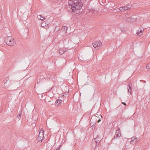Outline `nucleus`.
<instances>
[{"mask_svg": "<svg viewBox=\"0 0 150 150\" xmlns=\"http://www.w3.org/2000/svg\"><path fill=\"white\" fill-rule=\"evenodd\" d=\"M146 68L147 69H150V62L148 63L147 66L146 67Z\"/></svg>", "mask_w": 150, "mask_h": 150, "instance_id": "nucleus-17", "label": "nucleus"}, {"mask_svg": "<svg viewBox=\"0 0 150 150\" xmlns=\"http://www.w3.org/2000/svg\"><path fill=\"white\" fill-rule=\"evenodd\" d=\"M102 43L99 41H96L92 43L93 47L95 48L99 47L101 45Z\"/></svg>", "mask_w": 150, "mask_h": 150, "instance_id": "nucleus-5", "label": "nucleus"}, {"mask_svg": "<svg viewBox=\"0 0 150 150\" xmlns=\"http://www.w3.org/2000/svg\"><path fill=\"white\" fill-rule=\"evenodd\" d=\"M135 137H132L131 138V141H133V140H134V139H135Z\"/></svg>", "mask_w": 150, "mask_h": 150, "instance_id": "nucleus-24", "label": "nucleus"}, {"mask_svg": "<svg viewBox=\"0 0 150 150\" xmlns=\"http://www.w3.org/2000/svg\"><path fill=\"white\" fill-rule=\"evenodd\" d=\"M33 119H34L35 121H36L37 120V117H34V116H33Z\"/></svg>", "mask_w": 150, "mask_h": 150, "instance_id": "nucleus-22", "label": "nucleus"}, {"mask_svg": "<svg viewBox=\"0 0 150 150\" xmlns=\"http://www.w3.org/2000/svg\"><path fill=\"white\" fill-rule=\"evenodd\" d=\"M138 138L137 137H135V139L133 141H131L130 142V143L131 144H134L136 143L137 142Z\"/></svg>", "mask_w": 150, "mask_h": 150, "instance_id": "nucleus-11", "label": "nucleus"}, {"mask_svg": "<svg viewBox=\"0 0 150 150\" xmlns=\"http://www.w3.org/2000/svg\"><path fill=\"white\" fill-rule=\"evenodd\" d=\"M132 84H129L127 86V93L129 95H130L132 93Z\"/></svg>", "mask_w": 150, "mask_h": 150, "instance_id": "nucleus-7", "label": "nucleus"}, {"mask_svg": "<svg viewBox=\"0 0 150 150\" xmlns=\"http://www.w3.org/2000/svg\"><path fill=\"white\" fill-rule=\"evenodd\" d=\"M62 100L60 99H57L55 102V105L57 106H59L60 105V104L62 103Z\"/></svg>", "mask_w": 150, "mask_h": 150, "instance_id": "nucleus-9", "label": "nucleus"}, {"mask_svg": "<svg viewBox=\"0 0 150 150\" xmlns=\"http://www.w3.org/2000/svg\"><path fill=\"white\" fill-rule=\"evenodd\" d=\"M122 104H123V105H126V103H125V102H122Z\"/></svg>", "mask_w": 150, "mask_h": 150, "instance_id": "nucleus-27", "label": "nucleus"}, {"mask_svg": "<svg viewBox=\"0 0 150 150\" xmlns=\"http://www.w3.org/2000/svg\"><path fill=\"white\" fill-rule=\"evenodd\" d=\"M64 51H63L62 50H59V53L60 55L62 54H63L64 52Z\"/></svg>", "mask_w": 150, "mask_h": 150, "instance_id": "nucleus-16", "label": "nucleus"}, {"mask_svg": "<svg viewBox=\"0 0 150 150\" xmlns=\"http://www.w3.org/2000/svg\"><path fill=\"white\" fill-rule=\"evenodd\" d=\"M67 26H64L62 28V30L65 33L67 32Z\"/></svg>", "mask_w": 150, "mask_h": 150, "instance_id": "nucleus-13", "label": "nucleus"}, {"mask_svg": "<svg viewBox=\"0 0 150 150\" xmlns=\"http://www.w3.org/2000/svg\"><path fill=\"white\" fill-rule=\"evenodd\" d=\"M101 138H99V139H98V138H96L93 140V142H96V146H97L100 143V141L101 140Z\"/></svg>", "mask_w": 150, "mask_h": 150, "instance_id": "nucleus-8", "label": "nucleus"}, {"mask_svg": "<svg viewBox=\"0 0 150 150\" xmlns=\"http://www.w3.org/2000/svg\"><path fill=\"white\" fill-rule=\"evenodd\" d=\"M46 23V22L45 21H44L41 24V26L43 27H44L46 25L45 24Z\"/></svg>", "mask_w": 150, "mask_h": 150, "instance_id": "nucleus-15", "label": "nucleus"}, {"mask_svg": "<svg viewBox=\"0 0 150 150\" xmlns=\"http://www.w3.org/2000/svg\"><path fill=\"white\" fill-rule=\"evenodd\" d=\"M105 0H102V2L104 3H105Z\"/></svg>", "mask_w": 150, "mask_h": 150, "instance_id": "nucleus-29", "label": "nucleus"}, {"mask_svg": "<svg viewBox=\"0 0 150 150\" xmlns=\"http://www.w3.org/2000/svg\"><path fill=\"white\" fill-rule=\"evenodd\" d=\"M131 19L130 18H126V21H129Z\"/></svg>", "mask_w": 150, "mask_h": 150, "instance_id": "nucleus-23", "label": "nucleus"}, {"mask_svg": "<svg viewBox=\"0 0 150 150\" xmlns=\"http://www.w3.org/2000/svg\"><path fill=\"white\" fill-rule=\"evenodd\" d=\"M67 10L69 12H74L76 14L80 12L79 10L83 6L80 0H69Z\"/></svg>", "mask_w": 150, "mask_h": 150, "instance_id": "nucleus-1", "label": "nucleus"}, {"mask_svg": "<svg viewBox=\"0 0 150 150\" xmlns=\"http://www.w3.org/2000/svg\"><path fill=\"white\" fill-rule=\"evenodd\" d=\"M21 113L20 114L19 113L18 114V115L17 116V117L18 118H20L21 117Z\"/></svg>", "mask_w": 150, "mask_h": 150, "instance_id": "nucleus-21", "label": "nucleus"}, {"mask_svg": "<svg viewBox=\"0 0 150 150\" xmlns=\"http://www.w3.org/2000/svg\"><path fill=\"white\" fill-rule=\"evenodd\" d=\"M88 10L91 13H95L96 12V10L94 9L93 8H91V9H89Z\"/></svg>", "mask_w": 150, "mask_h": 150, "instance_id": "nucleus-12", "label": "nucleus"}, {"mask_svg": "<svg viewBox=\"0 0 150 150\" xmlns=\"http://www.w3.org/2000/svg\"><path fill=\"white\" fill-rule=\"evenodd\" d=\"M100 121H101L100 119H99L98 120V122H100Z\"/></svg>", "mask_w": 150, "mask_h": 150, "instance_id": "nucleus-28", "label": "nucleus"}, {"mask_svg": "<svg viewBox=\"0 0 150 150\" xmlns=\"http://www.w3.org/2000/svg\"><path fill=\"white\" fill-rule=\"evenodd\" d=\"M100 117H101L102 118V115H100Z\"/></svg>", "mask_w": 150, "mask_h": 150, "instance_id": "nucleus-32", "label": "nucleus"}, {"mask_svg": "<svg viewBox=\"0 0 150 150\" xmlns=\"http://www.w3.org/2000/svg\"><path fill=\"white\" fill-rule=\"evenodd\" d=\"M130 8V7L128 6H124V10H126L128 9H129Z\"/></svg>", "mask_w": 150, "mask_h": 150, "instance_id": "nucleus-18", "label": "nucleus"}, {"mask_svg": "<svg viewBox=\"0 0 150 150\" xmlns=\"http://www.w3.org/2000/svg\"><path fill=\"white\" fill-rule=\"evenodd\" d=\"M120 136H121V131L120 128H119L118 129L116 130L115 135L112 139V140H114L116 138L120 137Z\"/></svg>", "mask_w": 150, "mask_h": 150, "instance_id": "nucleus-4", "label": "nucleus"}, {"mask_svg": "<svg viewBox=\"0 0 150 150\" xmlns=\"http://www.w3.org/2000/svg\"><path fill=\"white\" fill-rule=\"evenodd\" d=\"M60 27L59 26H58L56 27L54 30L55 31L57 32L58 31L60 30Z\"/></svg>", "mask_w": 150, "mask_h": 150, "instance_id": "nucleus-14", "label": "nucleus"}, {"mask_svg": "<svg viewBox=\"0 0 150 150\" xmlns=\"http://www.w3.org/2000/svg\"><path fill=\"white\" fill-rule=\"evenodd\" d=\"M96 138H98V139H99V138H101L100 137V136L99 135H97Z\"/></svg>", "mask_w": 150, "mask_h": 150, "instance_id": "nucleus-25", "label": "nucleus"}, {"mask_svg": "<svg viewBox=\"0 0 150 150\" xmlns=\"http://www.w3.org/2000/svg\"><path fill=\"white\" fill-rule=\"evenodd\" d=\"M144 30V29L142 27L139 28L137 31L136 34L139 36H141L143 33L142 31Z\"/></svg>", "mask_w": 150, "mask_h": 150, "instance_id": "nucleus-6", "label": "nucleus"}, {"mask_svg": "<svg viewBox=\"0 0 150 150\" xmlns=\"http://www.w3.org/2000/svg\"><path fill=\"white\" fill-rule=\"evenodd\" d=\"M119 9L121 11H124V7H120L119 8Z\"/></svg>", "mask_w": 150, "mask_h": 150, "instance_id": "nucleus-19", "label": "nucleus"}, {"mask_svg": "<svg viewBox=\"0 0 150 150\" xmlns=\"http://www.w3.org/2000/svg\"><path fill=\"white\" fill-rule=\"evenodd\" d=\"M9 79V77H6V79L3 82L4 83V87H6L7 86V85H6L7 83V81H8Z\"/></svg>", "mask_w": 150, "mask_h": 150, "instance_id": "nucleus-10", "label": "nucleus"}, {"mask_svg": "<svg viewBox=\"0 0 150 150\" xmlns=\"http://www.w3.org/2000/svg\"><path fill=\"white\" fill-rule=\"evenodd\" d=\"M5 42L6 44L10 46L13 45L15 44L14 39L11 36L6 37L5 40Z\"/></svg>", "mask_w": 150, "mask_h": 150, "instance_id": "nucleus-2", "label": "nucleus"}, {"mask_svg": "<svg viewBox=\"0 0 150 150\" xmlns=\"http://www.w3.org/2000/svg\"><path fill=\"white\" fill-rule=\"evenodd\" d=\"M60 147L59 146V148H58L57 149H56V150H59V149L60 148Z\"/></svg>", "mask_w": 150, "mask_h": 150, "instance_id": "nucleus-30", "label": "nucleus"}, {"mask_svg": "<svg viewBox=\"0 0 150 150\" xmlns=\"http://www.w3.org/2000/svg\"><path fill=\"white\" fill-rule=\"evenodd\" d=\"M91 125H92V126H93L94 125V124H91Z\"/></svg>", "mask_w": 150, "mask_h": 150, "instance_id": "nucleus-31", "label": "nucleus"}, {"mask_svg": "<svg viewBox=\"0 0 150 150\" xmlns=\"http://www.w3.org/2000/svg\"><path fill=\"white\" fill-rule=\"evenodd\" d=\"M45 19V17H43L42 16V18H41V20H44Z\"/></svg>", "mask_w": 150, "mask_h": 150, "instance_id": "nucleus-26", "label": "nucleus"}, {"mask_svg": "<svg viewBox=\"0 0 150 150\" xmlns=\"http://www.w3.org/2000/svg\"><path fill=\"white\" fill-rule=\"evenodd\" d=\"M37 18L41 20V18H42V16L41 15H38L37 16Z\"/></svg>", "mask_w": 150, "mask_h": 150, "instance_id": "nucleus-20", "label": "nucleus"}, {"mask_svg": "<svg viewBox=\"0 0 150 150\" xmlns=\"http://www.w3.org/2000/svg\"><path fill=\"white\" fill-rule=\"evenodd\" d=\"M44 131L42 129L40 131L39 136L37 138V139L39 142H41L42 141L44 137Z\"/></svg>", "mask_w": 150, "mask_h": 150, "instance_id": "nucleus-3", "label": "nucleus"}]
</instances>
